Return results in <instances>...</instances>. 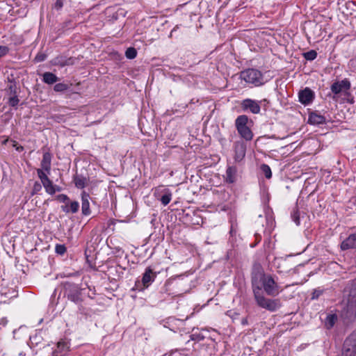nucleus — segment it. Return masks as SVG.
I'll return each mask as SVG.
<instances>
[{"instance_id": "1", "label": "nucleus", "mask_w": 356, "mask_h": 356, "mask_svg": "<svg viewBox=\"0 0 356 356\" xmlns=\"http://www.w3.org/2000/svg\"><path fill=\"white\" fill-rule=\"evenodd\" d=\"M252 283L253 289H257V286L262 285L264 291L268 295L275 296L280 292L279 285L271 275H267L261 270H258L252 275Z\"/></svg>"}, {"instance_id": "2", "label": "nucleus", "mask_w": 356, "mask_h": 356, "mask_svg": "<svg viewBox=\"0 0 356 356\" xmlns=\"http://www.w3.org/2000/svg\"><path fill=\"white\" fill-rule=\"evenodd\" d=\"M260 291L261 287L259 286H257V289H253L254 297L259 307L271 312H275L281 307L282 303L280 299L266 298Z\"/></svg>"}, {"instance_id": "3", "label": "nucleus", "mask_w": 356, "mask_h": 356, "mask_svg": "<svg viewBox=\"0 0 356 356\" xmlns=\"http://www.w3.org/2000/svg\"><path fill=\"white\" fill-rule=\"evenodd\" d=\"M241 78L246 83L254 86H259L265 83L261 72L255 69H248L241 72Z\"/></svg>"}, {"instance_id": "4", "label": "nucleus", "mask_w": 356, "mask_h": 356, "mask_svg": "<svg viewBox=\"0 0 356 356\" xmlns=\"http://www.w3.org/2000/svg\"><path fill=\"white\" fill-rule=\"evenodd\" d=\"M248 118L246 115H239L236 121L235 125L239 135L246 140H251L253 134L250 129L247 126Z\"/></svg>"}, {"instance_id": "5", "label": "nucleus", "mask_w": 356, "mask_h": 356, "mask_svg": "<svg viewBox=\"0 0 356 356\" xmlns=\"http://www.w3.org/2000/svg\"><path fill=\"white\" fill-rule=\"evenodd\" d=\"M341 316L346 323L354 321L356 319V302L349 300L341 311Z\"/></svg>"}, {"instance_id": "6", "label": "nucleus", "mask_w": 356, "mask_h": 356, "mask_svg": "<svg viewBox=\"0 0 356 356\" xmlns=\"http://www.w3.org/2000/svg\"><path fill=\"white\" fill-rule=\"evenodd\" d=\"M350 82L347 79H344L340 81H336L332 83L330 89L334 95L341 93L346 94L350 90Z\"/></svg>"}, {"instance_id": "7", "label": "nucleus", "mask_w": 356, "mask_h": 356, "mask_svg": "<svg viewBox=\"0 0 356 356\" xmlns=\"http://www.w3.org/2000/svg\"><path fill=\"white\" fill-rule=\"evenodd\" d=\"M299 101L305 104H309L314 98V92L309 88H305L304 90L299 92L298 94Z\"/></svg>"}, {"instance_id": "8", "label": "nucleus", "mask_w": 356, "mask_h": 356, "mask_svg": "<svg viewBox=\"0 0 356 356\" xmlns=\"http://www.w3.org/2000/svg\"><path fill=\"white\" fill-rule=\"evenodd\" d=\"M246 145L242 141H237L234 143V160L239 162L245 156Z\"/></svg>"}, {"instance_id": "9", "label": "nucleus", "mask_w": 356, "mask_h": 356, "mask_svg": "<svg viewBox=\"0 0 356 356\" xmlns=\"http://www.w3.org/2000/svg\"><path fill=\"white\" fill-rule=\"evenodd\" d=\"M70 289H66L69 291L67 293V298L75 303H79L81 301V293L77 286L74 284H68Z\"/></svg>"}, {"instance_id": "10", "label": "nucleus", "mask_w": 356, "mask_h": 356, "mask_svg": "<svg viewBox=\"0 0 356 356\" xmlns=\"http://www.w3.org/2000/svg\"><path fill=\"white\" fill-rule=\"evenodd\" d=\"M156 276V273H154L150 267L147 268L142 278L143 286L146 288L148 287L154 280Z\"/></svg>"}, {"instance_id": "11", "label": "nucleus", "mask_w": 356, "mask_h": 356, "mask_svg": "<svg viewBox=\"0 0 356 356\" xmlns=\"http://www.w3.org/2000/svg\"><path fill=\"white\" fill-rule=\"evenodd\" d=\"M242 106L244 109H249L252 113L257 114L260 112L259 105L254 100L246 99L243 101Z\"/></svg>"}, {"instance_id": "12", "label": "nucleus", "mask_w": 356, "mask_h": 356, "mask_svg": "<svg viewBox=\"0 0 356 356\" xmlns=\"http://www.w3.org/2000/svg\"><path fill=\"white\" fill-rule=\"evenodd\" d=\"M341 248L343 250L356 248V234L350 235L345 239L341 245Z\"/></svg>"}, {"instance_id": "13", "label": "nucleus", "mask_w": 356, "mask_h": 356, "mask_svg": "<svg viewBox=\"0 0 356 356\" xmlns=\"http://www.w3.org/2000/svg\"><path fill=\"white\" fill-rule=\"evenodd\" d=\"M51 154L49 152H44L40 163L41 169L47 173H49L51 170Z\"/></svg>"}, {"instance_id": "14", "label": "nucleus", "mask_w": 356, "mask_h": 356, "mask_svg": "<svg viewBox=\"0 0 356 356\" xmlns=\"http://www.w3.org/2000/svg\"><path fill=\"white\" fill-rule=\"evenodd\" d=\"M89 199V195L86 193L85 191H83L81 194V209L83 214L86 216L89 215L90 213Z\"/></svg>"}, {"instance_id": "15", "label": "nucleus", "mask_w": 356, "mask_h": 356, "mask_svg": "<svg viewBox=\"0 0 356 356\" xmlns=\"http://www.w3.org/2000/svg\"><path fill=\"white\" fill-rule=\"evenodd\" d=\"M42 185L45 188L46 192L50 195H54L56 191H59L60 190V187L54 185L50 179L44 182Z\"/></svg>"}, {"instance_id": "16", "label": "nucleus", "mask_w": 356, "mask_h": 356, "mask_svg": "<svg viewBox=\"0 0 356 356\" xmlns=\"http://www.w3.org/2000/svg\"><path fill=\"white\" fill-rule=\"evenodd\" d=\"M5 96L16 95L17 94V85L16 83L12 80L8 79L6 87L5 88Z\"/></svg>"}, {"instance_id": "17", "label": "nucleus", "mask_w": 356, "mask_h": 356, "mask_svg": "<svg viewBox=\"0 0 356 356\" xmlns=\"http://www.w3.org/2000/svg\"><path fill=\"white\" fill-rule=\"evenodd\" d=\"M74 182L78 188H83L88 183V179L81 175H76L74 177Z\"/></svg>"}, {"instance_id": "18", "label": "nucleus", "mask_w": 356, "mask_h": 356, "mask_svg": "<svg viewBox=\"0 0 356 356\" xmlns=\"http://www.w3.org/2000/svg\"><path fill=\"white\" fill-rule=\"evenodd\" d=\"M309 122L313 124H321L325 122V119L323 116L312 113L309 117Z\"/></svg>"}, {"instance_id": "19", "label": "nucleus", "mask_w": 356, "mask_h": 356, "mask_svg": "<svg viewBox=\"0 0 356 356\" xmlns=\"http://www.w3.org/2000/svg\"><path fill=\"white\" fill-rule=\"evenodd\" d=\"M236 169L234 167H229L226 170V181L229 183H234L236 180Z\"/></svg>"}, {"instance_id": "20", "label": "nucleus", "mask_w": 356, "mask_h": 356, "mask_svg": "<svg viewBox=\"0 0 356 356\" xmlns=\"http://www.w3.org/2000/svg\"><path fill=\"white\" fill-rule=\"evenodd\" d=\"M42 76L43 81L47 84H53L58 80V78L51 72H45Z\"/></svg>"}, {"instance_id": "21", "label": "nucleus", "mask_w": 356, "mask_h": 356, "mask_svg": "<svg viewBox=\"0 0 356 356\" xmlns=\"http://www.w3.org/2000/svg\"><path fill=\"white\" fill-rule=\"evenodd\" d=\"M79 208V204L78 202H72L70 204V206H63L62 209L63 211L66 213L72 212L73 213L78 211Z\"/></svg>"}, {"instance_id": "22", "label": "nucleus", "mask_w": 356, "mask_h": 356, "mask_svg": "<svg viewBox=\"0 0 356 356\" xmlns=\"http://www.w3.org/2000/svg\"><path fill=\"white\" fill-rule=\"evenodd\" d=\"M5 98L7 99V103L10 106L16 108L19 102V99L16 95H8L5 96Z\"/></svg>"}, {"instance_id": "23", "label": "nucleus", "mask_w": 356, "mask_h": 356, "mask_svg": "<svg viewBox=\"0 0 356 356\" xmlns=\"http://www.w3.org/2000/svg\"><path fill=\"white\" fill-rule=\"evenodd\" d=\"M337 320V316L336 315H329L327 316L325 321L326 326L328 328H331L334 325Z\"/></svg>"}, {"instance_id": "24", "label": "nucleus", "mask_w": 356, "mask_h": 356, "mask_svg": "<svg viewBox=\"0 0 356 356\" xmlns=\"http://www.w3.org/2000/svg\"><path fill=\"white\" fill-rule=\"evenodd\" d=\"M137 55V51L135 48L129 47L125 51V56L127 58L133 59L136 58Z\"/></svg>"}, {"instance_id": "25", "label": "nucleus", "mask_w": 356, "mask_h": 356, "mask_svg": "<svg viewBox=\"0 0 356 356\" xmlns=\"http://www.w3.org/2000/svg\"><path fill=\"white\" fill-rule=\"evenodd\" d=\"M261 170H262L263 173L264 174L265 177L267 179H270L272 177L271 170L268 165L262 164L261 165Z\"/></svg>"}, {"instance_id": "26", "label": "nucleus", "mask_w": 356, "mask_h": 356, "mask_svg": "<svg viewBox=\"0 0 356 356\" xmlns=\"http://www.w3.org/2000/svg\"><path fill=\"white\" fill-rule=\"evenodd\" d=\"M171 197H172V194L170 191H167V193L165 194H164L161 197V202H162V204L164 205V206H166L167 204H168L171 200Z\"/></svg>"}, {"instance_id": "27", "label": "nucleus", "mask_w": 356, "mask_h": 356, "mask_svg": "<svg viewBox=\"0 0 356 356\" xmlns=\"http://www.w3.org/2000/svg\"><path fill=\"white\" fill-rule=\"evenodd\" d=\"M70 59H68V60H63L62 58H56L54 60V65H60V67H64L65 65H70L72 64L70 62Z\"/></svg>"}, {"instance_id": "28", "label": "nucleus", "mask_w": 356, "mask_h": 356, "mask_svg": "<svg viewBox=\"0 0 356 356\" xmlns=\"http://www.w3.org/2000/svg\"><path fill=\"white\" fill-rule=\"evenodd\" d=\"M37 174H38V176L40 178L42 184H43L44 182H45V181H47V180L49 179L44 170L38 169L37 170Z\"/></svg>"}, {"instance_id": "29", "label": "nucleus", "mask_w": 356, "mask_h": 356, "mask_svg": "<svg viewBox=\"0 0 356 356\" xmlns=\"http://www.w3.org/2000/svg\"><path fill=\"white\" fill-rule=\"evenodd\" d=\"M305 59L308 60H313L317 56V53L314 50H311L304 54Z\"/></svg>"}, {"instance_id": "30", "label": "nucleus", "mask_w": 356, "mask_h": 356, "mask_svg": "<svg viewBox=\"0 0 356 356\" xmlns=\"http://www.w3.org/2000/svg\"><path fill=\"white\" fill-rule=\"evenodd\" d=\"M58 351L60 353L67 351L69 346L65 341H59L57 344Z\"/></svg>"}, {"instance_id": "31", "label": "nucleus", "mask_w": 356, "mask_h": 356, "mask_svg": "<svg viewBox=\"0 0 356 356\" xmlns=\"http://www.w3.org/2000/svg\"><path fill=\"white\" fill-rule=\"evenodd\" d=\"M54 90L56 92H63V91L67 90L68 86H67V85H66L65 83H56L54 86Z\"/></svg>"}, {"instance_id": "32", "label": "nucleus", "mask_w": 356, "mask_h": 356, "mask_svg": "<svg viewBox=\"0 0 356 356\" xmlns=\"http://www.w3.org/2000/svg\"><path fill=\"white\" fill-rule=\"evenodd\" d=\"M56 252L62 255L66 252V248L64 245H56Z\"/></svg>"}, {"instance_id": "33", "label": "nucleus", "mask_w": 356, "mask_h": 356, "mask_svg": "<svg viewBox=\"0 0 356 356\" xmlns=\"http://www.w3.org/2000/svg\"><path fill=\"white\" fill-rule=\"evenodd\" d=\"M42 188V186L41 184L39 183V182H35V184H33V191H32V195H34V194H36L37 193H38Z\"/></svg>"}, {"instance_id": "34", "label": "nucleus", "mask_w": 356, "mask_h": 356, "mask_svg": "<svg viewBox=\"0 0 356 356\" xmlns=\"http://www.w3.org/2000/svg\"><path fill=\"white\" fill-rule=\"evenodd\" d=\"M8 52V48L6 46H0V58Z\"/></svg>"}, {"instance_id": "35", "label": "nucleus", "mask_w": 356, "mask_h": 356, "mask_svg": "<svg viewBox=\"0 0 356 356\" xmlns=\"http://www.w3.org/2000/svg\"><path fill=\"white\" fill-rule=\"evenodd\" d=\"M323 293V291L321 289H315L312 293V299L318 298Z\"/></svg>"}, {"instance_id": "36", "label": "nucleus", "mask_w": 356, "mask_h": 356, "mask_svg": "<svg viewBox=\"0 0 356 356\" xmlns=\"http://www.w3.org/2000/svg\"><path fill=\"white\" fill-rule=\"evenodd\" d=\"M292 218L295 223L298 225L300 224V218L298 212H294L292 215Z\"/></svg>"}, {"instance_id": "37", "label": "nucleus", "mask_w": 356, "mask_h": 356, "mask_svg": "<svg viewBox=\"0 0 356 356\" xmlns=\"http://www.w3.org/2000/svg\"><path fill=\"white\" fill-rule=\"evenodd\" d=\"M58 200H59L61 202H65L68 200V197L66 195H60L58 196Z\"/></svg>"}, {"instance_id": "38", "label": "nucleus", "mask_w": 356, "mask_h": 356, "mask_svg": "<svg viewBox=\"0 0 356 356\" xmlns=\"http://www.w3.org/2000/svg\"><path fill=\"white\" fill-rule=\"evenodd\" d=\"M54 6L56 9H60L63 7V2L60 0H57Z\"/></svg>"}, {"instance_id": "39", "label": "nucleus", "mask_w": 356, "mask_h": 356, "mask_svg": "<svg viewBox=\"0 0 356 356\" xmlns=\"http://www.w3.org/2000/svg\"><path fill=\"white\" fill-rule=\"evenodd\" d=\"M45 58V56H43V55H38L36 57H35V59L38 60V61H42L44 60Z\"/></svg>"}, {"instance_id": "40", "label": "nucleus", "mask_w": 356, "mask_h": 356, "mask_svg": "<svg viewBox=\"0 0 356 356\" xmlns=\"http://www.w3.org/2000/svg\"><path fill=\"white\" fill-rule=\"evenodd\" d=\"M242 324H243V325H246V324H248V320H247V318H243V319L242 320Z\"/></svg>"}, {"instance_id": "41", "label": "nucleus", "mask_w": 356, "mask_h": 356, "mask_svg": "<svg viewBox=\"0 0 356 356\" xmlns=\"http://www.w3.org/2000/svg\"><path fill=\"white\" fill-rule=\"evenodd\" d=\"M23 149H24V148H23V147H22V146H19V147H17L16 148V149H17V151H22V150H23Z\"/></svg>"}, {"instance_id": "42", "label": "nucleus", "mask_w": 356, "mask_h": 356, "mask_svg": "<svg viewBox=\"0 0 356 356\" xmlns=\"http://www.w3.org/2000/svg\"><path fill=\"white\" fill-rule=\"evenodd\" d=\"M355 350H352V352L350 353V356H355Z\"/></svg>"}]
</instances>
